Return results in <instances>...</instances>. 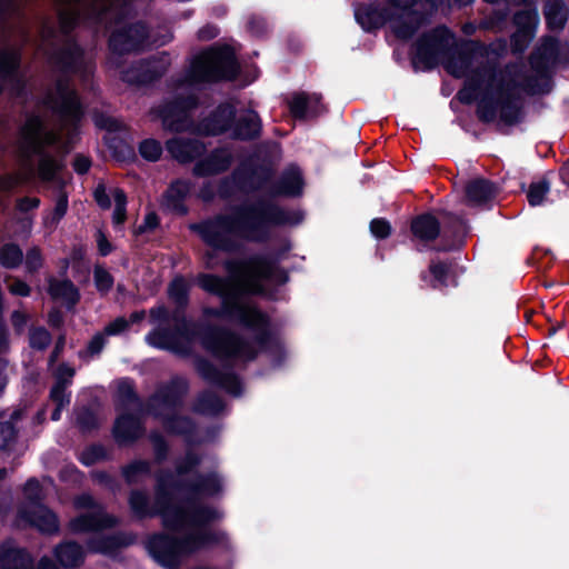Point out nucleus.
<instances>
[{
  "mask_svg": "<svg viewBox=\"0 0 569 569\" xmlns=\"http://www.w3.org/2000/svg\"><path fill=\"white\" fill-rule=\"evenodd\" d=\"M197 284L204 292L220 299L219 307H204L202 315L206 318H214L228 321L246 303L238 289H228L229 282L226 278L201 272L197 276Z\"/></svg>",
  "mask_w": 569,
  "mask_h": 569,
  "instance_id": "obj_11",
  "label": "nucleus"
},
{
  "mask_svg": "<svg viewBox=\"0 0 569 569\" xmlns=\"http://www.w3.org/2000/svg\"><path fill=\"white\" fill-rule=\"evenodd\" d=\"M188 391L189 383L184 378H171L149 396L146 401V413L161 420L163 429L171 436L190 437L194 435L197 430L194 420L189 416L176 412L182 408Z\"/></svg>",
  "mask_w": 569,
  "mask_h": 569,
  "instance_id": "obj_3",
  "label": "nucleus"
},
{
  "mask_svg": "<svg viewBox=\"0 0 569 569\" xmlns=\"http://www.w3.org/2000/svg\"><path fill=\"white\" fill-rule=\"evenodd\" d=\"M290 249V243H287L271 252L253 253L243 259H228L223 262V268L231 277L246 276L251 290L254 293H261L263 281L276 286H284L289 282V272L280 266V262Z\"/></svg>",
  "mask_w": 569,
  "mask_h": 569,
  "instance_id": "obj_5",
  "label": "nucleus"
},
{
  "mask_svg": "<svg viewBox=\"0 0 569 569\" xmlns=\"http://www.w3.org/2000/svg\"><path fill=\"white\" fill-rule=\"evenodd\" d=\"M546 27L551 32H560L569 19V6L565 0H547L542 8Z\"/></svg>",
  "mask_w": 569,
  "mask_h": 569,
  "instance_id": "obj_41",
  "label": "nucleus"
},
{
  "mask_svg": "<svg viewBox=\"0 0 569 569\" xmlns=\"http://www.w3.org/2000/svg\"><path fill=\"white\" fill-rule=\"evenodd\" d=\"M117 397L122 407L128 408L130 405H137L139 411L146 413V402L141 401L132 379L123 378L118 382Z\"/></svg>",
  "mask_w": 569,
  "mask_h": 569,
  "instance_id": "obj_46",
  "label": "nucleus"
},
{
  "mask_svg": "<svg viewBox=\"0 0 569 569\" xmlns=\"http://www.w3.org/2000/svg\"><path fill=\"white\" fill-rule=\"evenodd\" d=\"M52 341L51 333L44 327H32L29 332V346L39 351L46 350Z\"/></svg>",
  "mask_w": 569,
  "mask_h": 569,
  "instance_id": "obj_62",
  "label": "nucleus"
},
{
  "mask_svg": "<svg viewBox=\"0 0 569 569\" xmlns=\"http://www.w3.org/2000/svg\"><path fill=\"white\" fill-rule=\"evenodd\" d=\"M7 410L0 411V450L6 451L17 442L19 430L11 422H4Z\"/></svg>",
  "mask_w": 569,
  "mask_h": 569,
  "instance_id": "obj_55",
  "label": "nucleus"
},
{
  "mask_svg": "<svg viewBox=\"0 0 569 569\" xmlns=\"http://www.w3.org/2000/svg\"><path fill=\"white\" fill-rule=\"evenodd\" d=\"M166 68L157 60L142 59L120 72V80L129 86L143 87L160 80Z\"/></svg>",
  "mask_w": 569,
  "mask_h": 569,
  "instance_id": "obj_24",
  "label": "nucleus"
},
{
  "mask_svg": "<svg viewBox=\"0 0 569 569\" xmlns=\"http://www.w3.org/2000/svg\"><path fill=\"white\" fill-rule=\"evenodd\" d=\"M451 264L448 261L432 259L428 270L431 276L430 287L432 289H442L448 286V278Z\"/></svg>",
  "mask_w": 569,
  "mask_h": 569,
  "instance_id": "obj_51",
  "label": "nucleus"
},
{
  "mask_svg": "<svg viewBox=\"0 0 569 569\" xmlns=\"http://www.w3.org/2000/svg\"><path fill=\"white\" fill-rule=\"evenodd\" d=\"M71 76L61 74L56 80V98L48 97L49 102H53V110L60 116L66 126L77 130L86 114V108L81 101L78 91L71 86Z\"/></svg>",
  "mask_w": 569,
  "mask_h": 569,
  "instance_id": "obj_14",
  "label": "nucleus"
},
{
  "mask_svg": "<svg viewBox=\"0 0 569 569\" xmlns=\"http://www.w3.org/2000/svg\"><path fill=\"white\" fill-rule=\"evenodd\" d=\"M129 509L137 520L151 519L157 517L153 505H150V497L143 489H132L128 497Z\"/></svg>",
  "mask_w": 569,
  "mask_h": 569,
  "instance_id": "obj_43",
  "label": "nucleus"
},
{
  "mask_svg": "<svg viewBox=\"0 0 569 569\" xmlns=\"http://www.w3.org/2000/svg\"><path fill=\"white\" fill-rule=\"evenodd\" d=\"M36 507V509L18 508L13 527L17 529L34 528L40 533L48 536L58 533L60 529L58 515L44 503H39Z\"/></svg>",
  "mask_w": 569,
  "mask_h": 569,
  "instance_id": "obj_18",
  "label": "nucleus"
},
{
  "mask_svg": "<svg viewBox=\"0 0 569 569\" xmlns=\"http://www.w3.org/2000/svg\"><path fill=\"white\" fill-rule=\"evenodd\" d=\"M287 104L291 117L299 121L316 119L328 111L320 93L293 92Z\"/></svg>",
  "mask_w": 569,
  "mask_h": 569,
  "instance_id": "obj_25",
  "label": "nucleus"
},
{
  "mask_svg": "<svg viewBox=\"0 0 569 569\" xmlns=\"http://www.w3.org/2000/svg\"><path fill=\"white\" fill-rule=\"evenodd\" d=\"M108 148L118 161L132 162L137 158L134 148L121 138H112Z\"/></svg>",
  "mask_w": 569,
  "mask_h": 569,
  "instance_id": "obj_52",
  "label": "nucleus"
},
{
  "mask_svg": "<svg viewBox=\"0 0 569 569\" xmlns=\"http://www.w3.org/2000/svg\"><path fill=\"white\" fill-rule=\"evenodd\" d=\"M236 359L221 360L227 371H221L210 360L199 358L196 360L198 375L209 385L218 387L232 397H240L243 393V385L240 377L233 371ZM237 360H240L239 358ZM246 361L244 359H242Z\"/></svg>",
  "mask_w": 569,
  "mask_h": 569,
  "instance_id": "obj_15",
  "label": "nucleus"
},
{
  "mask_svg": "<svg viewBox=\"0 0 569 569\" xmlns=\"http://www.w3.org/2000/svg\"><path fill=\"white\" fill-rule=\"evenodd\" d=\"M21 53L13 49L0 50V80L10 84L16 96L24 93L26 81L20 74Z\"/></svg>",
  "mask_w": 569,
  "mask_h": 569,
  "instance_id": "obj_27",
  "label": "nucleus"
},
{
  "mask_svg": "<svg viewBox=\"0 0 569 569\" xmlns=\"http://www.w3.org/2000/svg\"><path fill=\"white\" fill-rule=\"evenodd\" d=\"M157 517H160L162 527L172 531L179 525L180 515L183 511V503H173V492L171 490H163L161 486H154V501Z\"/></svg>",
  "mask_w": 569,
  "mask_h": 569,
  "instance_id": "obj_28",
  "label": "nucleus"
},
{
  "mask_svg": "<svg viewBox=\"0 0 569 569\" xmlns=\"http://www.w3.org/2000/svg\"><path fill=\"white\" fill-rule=\"evenodd\" d=\"M76 425L81 433H90L99 429L100 423L96 412L89 407H82L76 416Z\"/></svg>",
  "mask_w": 569,
  "mask_h": 569,
  "instance_id": "obj_54",
  "label": "nucleus"
},
{
  "mask_svg": "<svg viewBox=\"0 0 569 569\" xmlns=\"http://www.w3.org/2000/svg\"><path fill=\"white\" fill-rule=\"evenodd\" d=\"M23 261V251L16 242H7L0 247V266L13 270Z\"/></svg>",
  "mask_w": 569,
  "mask_h": 569,
  "instance_id": "obj_50",
  "label": "nucleus"
},
{
  "mask_svg": "<svg viewBox=\"0 0 569 569\" xmlns=\"http://www.w3.org/2000/svg\"><path fill=\"white\" fill-rule=\"evenodd\" d=\"M214 536L207 532H187L176 537L168 532L152 533L146 548L152 559L166 569H178L183 558L206 550V545L213 541Z\"/></svg>",
  "mask_w": 569,
  "mask_h": 569,
  "instance_id": "obj_7",
  "label": "nucleus"
},
{
  "mask_svg": "<svg viewBox=\"0 0 569 569\" xmlns=\"http://www.w3.org/2000/svg\"><path fill=\"white\" fill-rule=\"evenodd\" d=\"M53 556L61 567L76 569L83 565L86 553L79 542L74 540H67L54 547Z\"/></svg>",
  "mask_w": 569,
  "mask_h": 569,
  "instance_id": "obj_40",
  "label": "nucleus"
},
{
  "mask_svg": "<svg viewBox=\"0 0 569 569\" xmlns=\"http://www.w3.org/2000/svg\"><path fill=\"white\" fill-rule=\"evenodd\" d=\"M138 151L144 160L156 162L161 158L163 149L160 141L148 138L139 143Z\"/></svg>",
  "mask_w": 569,
  "mask_h": 569,
  "instance_id": "obj_59",
  "label": "nucleus"
},
{
  "mask_svg": "<svg viewBox=\"0 0 569 569\" xmlns=\"http://www.w3.org/2000/svg\"><path fill=\"white\" fill-rule=\"evenodd\" d=\"M222 518L223 512L216 507L199 502L192 497H186L180 522L171 532H181L186 529H191L189 532H209L214 536V540L206 545V550L217 546L228 549L230 547L228 533L221 529L210 528V525L220 521Z\"/></svg>",
  "mask_w": 569,
  "mask_h": 569,
  "instance_id": "obj_8",
  "label": "nucleus"
},
{
  "mask_svg": "<svg viewBox=\"0 0 569 569\" xmlns=\"http://www.w3.org/2000/svg\"><path fill=\"white\" fill-rule=\"evenodd\" d=\"M187 497L197 499L199 496L214 497L222 491V481L217 472H197L192 480L186 479Z\"/></svg>",
  "mask_w": 569,
  "mask_h": 569,
  "instance_id": "obj_35",
  "label": "nucleus"
},
{
  "mask_svg": "<svg viewBox=\"0 0 569 569\" xmlns=\"http://www.w3.org/2000/svg\"><path fill=\"white\" fill-rule=\"evenodd\" d=\"M441 234L439 242L432 247L436 252H451L460 250L469 233L467 220L461 216L447 210H440Z\"/></svg>",
  "mask_w": 569,
  "mask_h": 569,
  "instance_id": "obj_17",
  "label": "nucleus"
},
{
  "mask_svg": "<svg viewBox=\"0 0 569 569\" xmlns=\"http://www.w3.org/2000/svg\"><path fill=\"white\" fill-rule=\"evenodd\" d=\"M509 18V10L496 9L490 14L481 19L479 28L482 30L502 31Z\"/></svg>",
  "mask_w": 569,
  "mask_h": 569,
  "instance_id": "obj_56",
  "label": "nucleus"
},
{
  "mask_svg": "<svg viewBox=\"0 0 569 569\" xmlns=\"http://www.w3.org/2000/svg\"><path fill=\"white\" fill-rule=\"evenodd\" d=\"M262 120L253 109H247L239 116L236 114L230 138L236 141L250 142L261 138Z\"/></svg>",
  "mask_w": 569,
  "mask_h": 569,
  "instance_id": "obj_33",
  "label": "nucleus"
},
{
  "mask_svg": "<svg viewBox=\"0 0 569 569\" xmlns=\"http://www.w3.org/2000/svg\"><path fill=\"white\" fill-rule=\"evenodd\" d=\"M149 38V28L144 21L127 23L114 29L108 39L109 50L117 56L139 52L144 48Z\"/></svg>",
  "mask_w": 569,
  "mask_h": 569,
  "instance_id": "obj_16",
  "label": "nucleus"
},
{
  "mask_svg": "<svg viewBox=\"0 0 569 569\" xmlns=\"http://www.w3.org/2000/svg\"><path fill=\"white\" fill-rule=\"evenodd\" d=\"M512 22L517 30L511 36V43L515 48H517L519 46L520 39L522 38L525 42L520 48V50H522L533 37L539 22L538 11L536 8L519 10L513 14Z\"/></svg>",
  "mask_w": 569,
  "mask_h": 569,
  "instance_id": "obj_36",
  "label": "nucleus"
},
{
  "mask_svg": "<svg viewBox=\"0 0 569 569\" xmlns=\"http://www.w3.org/2000/svg\"><path fill=\"white\" fill-rule=\"evenodd\" d=\"M149 440L152 443L156 462L162 463L166 461L170 450L166 438L158 430H152L149 433Z\"/></svg>",
  "mask_w": 569,
  "mask_h": 569,
  "instance_id": "obj_64",
  "label": "nucleus"
},
{
  "mask_svg": "<svg viewBox=\"0 0 569 569\" xmlns=\"http://www.w3.org/2000/svg\"><path fill=\"white\" fill-rule=\"evenodd\" d=\"M227 322L254 333L253 340L262 351L277 352L281 350L279 338L271 329L269 315L257 305L246 302Z\"/></svg>",
  "mask_w": 569,
  "mask_h": 569,
  "instance_id": "obj_12",
  "label": "nucleus"
},
{
  "mask_svg": "<svg viewBox=\"0 0 569 569\" xmlns=\"http://www.w3.org/2000/svg\"><path fill=\"white\" fill-rule=\"evenodd\" d=\"M28 154L30 152H27ZM32 154L39 156L38 162V176L42 181L51 182L56 180L58 172L62 169V164L51 154L46 151L31 152Z\"/></svg>",
  "mask_w": 569,
  "mask_h": 569,
  "instance_id": "obj_47",
  "label": "nucleus"
},
{
  "mask_svg": "<svg viewBox=\"0 0 569 569\" xmlns=\"http://www.w3.org/2000/svg\"><path fill=\"white\" fill-rule=\"evenodd\" d=\"M32 557L23 547L14 546L12 539L0 543V569H31Z\"/></svg>",
  "mask_w": 569,
  "mask_h": 569,
  "instance_id": "obj_37",
  "label": "nucleus"
},
{
  "mask_svg": "<svg viewBox=\"0 0 569 569\" xmlns=\"http://www.w3.org/2000/svg\"><path fill=\"white\" fill-rule=\"evenodd\" d=\"M21 149L23 152H42L44 142L42 137L46 136V143H52L54 136L46 132L44 121L41 116L31 113L27 117L24 124L20 128Z\"/></svg>",
  "mask_w": 569,
  "mask_h": 569,
  "instance_id": "obj_26",
  "label": "nucleus"
},
{
  "mask_svg": "<svg viewBox=\"0 0 569 569\" xmlns=\"http://www.w3.org/2000/svg\"><path fill=\"white\" fill-rule=\"evenodd\" d=\"M233 161L231 152L226 148H214L206 157H200L192 169V174L207 178L229 170Z\"/></svg>",
  "mask_w": 569,
  "mask_h": 569,
  "instance_id": "obj_30",
  "label": "nucleus"
},
{
  "mask_svg": "<svg viewBox=\"0 0 569 569\" xmlns=\"http://www.w3.org/2000/svg\"><path fill=\"white\" fill-rule=\"evenodd\" d=\"M86 51L76 38L66 39L63 46L49 57L52 66L64 76H76L84 70Z\"/></svg>",
  "mask_w": 569,
  "mask_h": 569,
  "instance_id": "obj_20",
  "label": "nucleus"
},
{
  "mask_svg": "<svg viewBox=\"0 0 569 569\" xmlns=\"http://www.w3.org/2000/svg\"><path fill=\"white\" fill-rule=\"evenodd\" d=\"M166 149L172 159L181 164L197 161L206 153V144L196 138L173 137L166 141Z\"/></svg>",
  "mask_w": 569,
  "mask_h": 569,
  "instance_id": "obj_32",
  "label": "nucleus"
},
{
  "mask_svg": "<svg viewBox=\"0 0 569 569\" xmlns=\"http://www.w3.org/2000/svg\"><path fill=\"white\" fill-rule=\"evenodd\" d=\"M48 293L54 301L62 300L67 309H73L81 299L80 290L68 278L58 280L53 277L48 279Z\"/></svg>",
  "mask_w": 569,
  "mask_h": 569,
  "instance_id": "obj_38",
  "label": "nucleus"
},
{
  "mask_svg": "<svg viewBox=\"0 0 569 569\" xmlns=\"http://www.w3.org/2000/svg\"><path fill=\"white\" fill-rule=\"evenodd\" d=\"M498 109V98L486 93L477 103L476 116L482 123H492L497 119Z\"/></svg>",
  "mask_w": 569,
  "mask_h": 569,
  "instance_id": "obj_49",
  "label": "nucleus"
},
{
  "mask_svg": "<svg viewBox=\"0 0 569 569\" xmlns=\"http://www.w3.org/2000/svg\"><path fill=\"white\" fill-rule=\"evenodd\" d=\"M117 519L106 512L81 513L69 521V529L73 533H87L112 528Z\"/></svg>",
  "mask_w": 569,
  "mask_h": 569,
  "instance_id": "obj_34",
  "label": "nucleus"
},
{
  "mask_svg": "<svg viewBox=\"0 0 569 569\" xmlns=\"http://www.w3.org/2000/svg\"><path fill=\"white\" fill-rule=\"evenodd\" d=\"M237 109L228 102H220L208 116L198 123L199 132L204 137H219L227 132L231 133Z\"/></svg>",
  "mask_w": 569,
  "mask_h": 569,
  "instance_id": "obj_22",
  "label": "nucleus"
},
{
  "mask_svg": "<svg viewBox=\"0 0 569 569\" xmlns=\"http://www.w3.org/2000/svg\"><path fill=\"white\" fill-rule=\"evenodd\" d=\"M550 191V181L543 177L539 181H532L527 190V200L531 207L542 204L546 196Z\"/></svg>",
  "mask_w": 569,
  "mask_h": 569,
  "instance_id": "obj_53",
  "label": "nucleus"
},
{
  "mask_svg": "<svg viewBox=\"0 0 569 569\" xmlns=\"http://www.w3.org/2000/svg\"><path fill=\"white\" fill-rule=\"evenodd\" d=\"M181 483H186V479L176 478L169 470H162L156 475V486H161L163 490L186 492V486Z\"/></svg>",
  "mask_w": 569,
  "mask_h": 569,
  "instance_id": "obj_60",
  "label": "nucleus"
},
{
  "mask_svg": "<svg viewBox=\"0 0 569 569\" xmlns=\"http://www.w3.org/2000/svg\"><path fill=\"white\" fill-rule=\"evenodd\" d=\"M226 407L224 401L216 392L204 390L196 399L192 410L202 416H218Z\"/></svg>",
  "mask_w": 569,
  "mask_h": 569,
  "instance_id": "obj_45",
  "label": "nucleus"
},
{
  "mask_svg": "<svg viewBox=\"0 0 569 569\" xmlns=\"http://www.w3.org/2000/svg\"><path fill=\"white\" fill-rule=\"evenodd\" d=\"M273 171L266 164H244L237 167L230 174L239 192L249 193L261 190L271 182Z\"/></svg>",
  "mask_w": 569,
  "mask_h": 569,
  "instance_id": "obj_21",
  "label": "nucleus"
},
{
  "mask_svg": "<svg viewBox=\"0 0 569 569\" xmlns=\"http://www.w3.org/2000/svg\"><path fill=\"white\" fill-rule=\"evenodd\" d=\"M87 546L92 553H100L113 558L122 548L129 546V541L122 533H112L91 538Z\"/></svg>",
  "mask_w": 569,
  "mask_h": 569,
  "instance_id": "obj_42",
  "label": "nucleus"
},
{
  "mask_svg": "<svg viewBox=\"0 0 569 569\" xmlns=\"http://www.w3.org/2000/svg\"><path fill=\"white\" fill-rule=\"evenodd\" d=\"M200 104L199 97L194 93L178 94L172 100L163 103L158 114L163 127L172 132H180L184 129L188 113Z\"/></svg>",
  "mask_w": 569,
  "mask_h": 569,
  "instance_id": "obj_19",
  "label": "nucleus"
},
{
  "mask_svg": "<svg viewBox=\"0 0 569 569\" xmlns=\"http://www.w3.org/2000/svg\"><path fill=\"white\" fill-rule=\"evenodd\" d=\"M186 196L187 189L178 181L172 182L166 193L169 204L181 214H186L188 212V209L183 203Z\"/></svg>",
  "mask_w": 569,
  "mask_h": 569,
  "instance_id": "obj_57",
  "label": "nucleus"
},
{
  "mask_svg": "<svg viewBox=\"0 0 569 569\" xmlns=\"http://www.w3.org/2000/svg\"><path fill=\"white\" fill-rule=\"evenodd\" d=\"M71 380L64 378H56L53 386L50 389L49 398L60 407H66L70 403L71 393L67 392L68 386Z\"/></svg>",
  "mask_w": 569,
  "mask_h": 569,
  "instance_id": "obj_58",
  "label": "nucleus"
},
{
  "mask_svg": "<svg viewBox=\"0 0 569 569\" xmlns=\"http://www.w3.org/2000/svg\"><path fill=\"white\" fill-rule=\"evenodd\" d=\"M560 56V41L553 36H545L541 43L531 52L529 63L531 68L547 78L549 81L548 69L551 64L558 62Z\"/></svg>",
  "mask_w": 569,
  "mask_h": 569,
  "instance_id": "obj_29",
  "label": "nucleus"
},
{
  "mask_svg": "<svg viewBox=\"0 0 569 569\" xmlns=\"http://www.w3.org/2000/svg\"><path fill=\"white\" fill-rule=\"evenodd\" d=\"M497 186L489 179L476 178L470 180L465 188L468 204L482 206L495 199Z\"/></svg>",
  "mask_w": 569,
  "mask_h": 569,
  "instance_id": "obj_39",
  "label": "nucleus"
},
{
  "mask_svg": "<svg viewBox=\"0 0 569 569\" xmlns=\"http://www.w3.org/2000/svg\"><path fill=\"white\" fill-rule=\"evenodd\" d=\"M305 178L298 166L286 168L268 188L267 198H258L233 207L231 213H217L190 224L201 241L212 251L206 252L208 262L216 258V251L239 252L242 248L237 237L250 242L266 243L276 227L297 226L303 220L301 211L287 210L276 198H299L303 193Z\"/></svg>",
  "mask_w": 569,
  "mask_h": 569,
  "instance_id": "obj_1",
  "label": "nucleus"
},
{
  "mask_svg": "<svg viewBox=\"0 0 569 569\" xmlns=\"http://www.w3.org/2000/svg\"><path fill=\"white\" fill-rule=\"evenodd\" d=\"M201 457L192 450H187L184 457L176 463V472L178 476H187L192 472L197 473L198 467L201 465Z\"/></svg>",
  "mask_w": 569,
  "mask_h": 569,
  "instance_id": "obj_61",
  "label": "nucleus"
},
{
  "mask_svg": "<svg viewBox=\"0 0 569 569\" xmlns=\"http://www.w3.org/2000/svg\"><path fill=\"white\" fill-rule=\"evenodd\" d=\"M240 73V63L232 47L229 44L212 46L196 56L181 84L196 87L233 81Z\"/></svg>",
  "mask_w": 569,
  "mask_h": 569,
  "instance_id": "obj_6",
  "label": "nucleus"
},
{
  "mask_svg": "<svg viewBox=\"0 0 569 569\" xmlns=\"http://www.w3.org/2000/svg\"><path fill=\"white\" fill-rule=\"evenodd\" d=\"M455 34L447 26H439L423 32L413 43L415 52L411 56V66L417 71L433 70L442 58L448 59L450 42Z\"/></svg>",
  "mask_w": 569,
  "mask_h": 569,
  "instance_id": "obj_10",
  "label": "nucleus"
},
{
  "mask_svg": "<svg viewBox=\"0 0 569 569\" xmlns=\"http://www.w3.org/2000/svg\"><path fill=\"white\" fill-rule=\"evenodd\" d=\"M519 88L528 94H546L551 91V83L548 81L540 83L536 77H527L521 83L515 80L507 82L501 80L498 83L499 119L509 127L520 123L523 119V107L521 96L518 92Z\"/></svg>",
  "mask_w": 569,
  "mask_h": 569,
  "instance_id": "obj_9",
  "label": "nucleus"
},
{
  "mask_svg": "<svg viewBox=\"0 0 569 569\" xmlns=\"http://www.w3.org/2000/svg\"><path fill=\"white\" fill-rule=\"evenodd\" d=\"M506 50V41L500 40L495 43H485L480 40H463L455 49L450 47L446 69L450 74L460 78L470 69L476 57L488 58L491 54L500 56Z\"/></svg>",
  "mask_w": 569,
  "mask_h": 569,
  "instance_id": "obj_13",
  "label": "nucleus"
},
{
  "mask_svg": "<svg viewBox=\"0 0 569 569\" xmlns=\"http://www.w3.org/2000/svg\"><path fill=\"white\" fill-rule=\"evenodd\" d=\"M409 230L413 241L425 246L440 240L441 222L431 211L421 212L410 220Z\"/></svg>",
  "mask_w": 569,
  "mask_h": 569,
  "instance_id": "obj_31",
  "label": "nucleus"
},
{
  "mask_svg": "<svg viewBox=\"0 0 569 569\" xmlns=\"http://www.w3.org/2000/svg\"><path fill=\"white\" fill-rule=\"evenodd\" d=\"M93 281L100 295H107L114 284L113 276L102 266L97 264L93 270Z\"/></svg>",
  "mask_w": 569,
  "mask_h": 569,
  "instance_id": "obj_63",
  "label": "nucleus"
},
{
  "mask_svg": "<svg viewBox=\"0 0 569 569\" xmlns=\"http://www.w3.org/2000/svg\"><path fill=\"white\" fill-rule=\"evenodd\" d=\"M120 472L128 486L137 485L139 477L151 475V462L146 459H134L122 466Z\"/></svg>",
  "mask_w": 569,
  "mask_h": 569,
  "instance_id": "obj_48",
  "label": "nucleus"
},
{
  "mask_svg": "<svg viewBox=\"0 0 569 569\" xmlns=\"http://www.w3.org/2000/svg\"><path fill=\"white\" fill-rule=\"evenodd\" d=\"M170 321L172 326L157 327L149 331L146 341L159 350L186 353L194 340L219 360L244 359L253 361L258 350L244 337L232 329L214 325L199 323L187 316V310L173 309Z\"/></svg>",
  "mask_w": 569,
  "mask_h": 569,
  "instance_id": "obj_2",
  "label": "nucleus"
},
{
  "mask_svg": "<svg viewBox=\"0 0 569 569\" xmlns=\"http://www.w3.org/2000/svg\"><path fill=\"white\" fill-rule=\"evenodd\" d=\"M167 295L173 309L187 310L190 305V286L182 274L176 276L168 284Z\"/></svg>",
  "mask_w": 569,
  "mask_h": 569,
  "instance_id": "obj_44",
  "label": "nucleus"
},
{
  "mask_svg": "<svg viewBox=\"0 0 569 569\" xmlns=\"http://www.w3.org/2000/svg\"><path fill=\"white\" fill-rule=\"evenodd\" d=\"M355 19L365 32L371 33L391 22V31L401 41L410 40L416 32L430 22V12L410 9L400 10L377 2H358Z\"/></svg>",
  "mask_w": 569,
  "mask_h": 569,
  "instance_id": "obj_4",
  "label": "nucleus"
},
{
  "mask_svg": "<svg viewBox=\"0 0 569 569\" xmlns=\"http://www.w3.org/2000/svg\"><path fill=\"white\" fill-rule=\"evenodd\" d=\"M140 413L124 411L116 417L111 433L118 446L133 445L144 436L146 427Z\"/></svg>",
  "mask_w": 569,
  "mask_h": 569,
  "instance_id": "obj_23",
  "label": "nucleus"
}]
</instances>
